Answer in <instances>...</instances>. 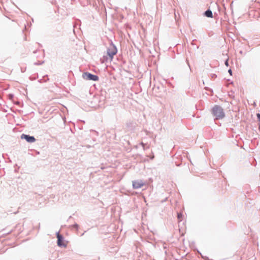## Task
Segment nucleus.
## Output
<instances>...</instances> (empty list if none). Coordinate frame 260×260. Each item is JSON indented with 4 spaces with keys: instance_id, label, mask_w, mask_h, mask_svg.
<instances>
[{
    "instance_id": "1",
    "label": "nucleus",
    "mask_w": 260,
    "mask_h": 260,
    "mask_svg": "<svg viewBox=\"0 0 260 260\" xmlns=\"http://www.w3.org/2000/svg\"><path fill=\"white\" fill-rule=\"evenodd\" d=\"M212 112L216 119H221L224 117L223 109L219 106H215L212 109Z\"/></svg>"
},
{
    "instance_id": "2",
    "label": "nucleus",
    "mask_w": 260,
    "mask_h": 260,
    "mask_svg": "<svg viewBox=\"0 0 260 260\" xmlns=\"http://www.w3.org/2000/svg\"><path fill=\"white\" fill-rule=\"evenodd\" d=\"M107 53L110 56L111 60H112L113 56L117 53V49L113 44H111L108 49Z\"/></svg>"
},
{
    "instance_id": "3",
    "label": "nucleus",
    "mask_w": 260,
    "mask_h": 260,
    "mask_svg": "<svg viewBox=\"0 0 260 260\" xmlns=\"http://www.w3.org/2000/svg\"><path fill=\"white\" fill-rule=\"evenodd\" d=\"M82 76L83 78L86 80H92L96 81L99 80V77L97 76L87 72L83 73Z\"/></svg>"
},
{
    "instance_id": "4",
    "label": "nucleus",
    "mask_w": 260,
    "mask_h": 260,
    "mask_svg": "<svg viewBox=\"0 0 260 260\" xmlns=\"http://www.w3.org/2000/svg\"><path fill=\"white\" fill-rule=\"evenodd\" d=\"M144 182L141 180H138L133 181V186L135 189L141 188L144 185Z\"/></svg>"
},
{
    "instance_id": "5",
    "label": "nucleus",
    "mask_w": 260,
    "mask_h": 260,
    "mask_svg": "<svg viewBox=\"0 0 260 260\" xmlns=\"http://www.w3.org/2000/svg\"><path fill=\"white\" fill-rule=\"evenodd\" d=\"M21 138V139H24L28 143H33L36 141V139L33 136H30L25 134H22Z\"/></svg>"
},
{
    "instance_id": "6",
    "label": "nucleus",
    "mask_w": 260,
    "mask_h": 260,
    "mask_svg": "<svg viewBox=\"0 0 260 260\" xmlns=\"http://www.w3.org/2000/svg\"><path fill=\"white\" fill-rule=\"evenodd\" d=\"M57 244L59 246H66V244L64 243L63 240V237L61 235L59 234V233H57Z\"/></svg>"
},
{
    "instance_id": "7",
    "label": "nucleus",
    "mask_w": 260,
    "mask_h": 260,
    "mask_svg": "<svg viewBox=\"0 0 260 260\" xmlns=\"http://www.w3.org/2000/svg\"><path fill=\"white\" fill-rule=\"evenodd\" d=\"M204 15H205V16H206L207 17H209V18L213 17L212 12L210 10H208L207 11H206L205 12Z\"/></svg>"
},
{
    "instance_id": "8",
    "label": "nucleus",
    "mask_w": 260,
    "mask_h": 260,
    "mask_svg": "<svg viewBox=\"0 0 260 260\" xmlns=\"http://www.w3.org/2000/svg\"><path fill=\"white\" fill-rule=\"evenodd\" d=\"M182 217V214L181 213L178 214V218L179 219V221L181 220V218Z\"/></svg>"
},
{
    "instance_id": "9",
    "label": "nucleus",
    "mask_w": 260,
    "mask_h": 260,
    "mask_svg": "<svg viewBox=\"0 0 260 260\" xmlns=\"http://www.w3.org/2000/svg\"><path fill=\"white\" fill-rule=\"evenodd\" d=\"M256 116H257V118L258 121H260V114L259 113L257 114Z\"/></svg>"
},
{
    "instance_id": "10",
    "label": "nucleus",
    "mask_w": 260,
    "mask_h": 260,
    "mask_svg": "<svg viewBox=\"0 0 260 260\" xmlns=\"http://www.w3.org/2000/svg\"><path fill=\"white\" fill-rule=\"evenodd\" d=\"M229 73H230L231 75L232 74V71H231V70H229Z\"/></svg>"
}]
</instances>
